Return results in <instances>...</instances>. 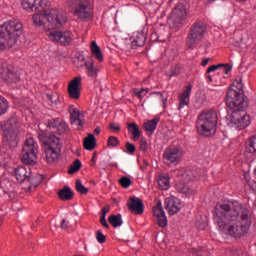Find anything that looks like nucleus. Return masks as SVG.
Returning a JSON list of instances; mask_svg holds the SVG:
<instances>
[{
  "label": "nucleus",
  "instance_id": "50",
  "mask_svg": "<svg viewBox=\"0 0 256 256\" xmlns=\"http://www.w3.org/2000/svg\"><path fill=\"white\" fill-rule=\"evenodd\" d=\"M96 241H98V243L103 245V243L107 241V236H105L101 230H98L96 232Z\"/></svg>",
  "mask_w": 256,
  "mask_h": 256
},
{
  "label": "nucleus",
  "instance_id": "37",
  "mask_svg": "<svg viewBox=\"0 0 256 256\" xmlns=\"http://www.w3.org/2000/svg\"><path fill=\"white\" fill-rule=\"evenodd\" d=\"M108 223H110L112 227L117 229V227H121L123 225V216H121V214H117V215L113 214L109 216Z\"/></svg>",
  "mask_w": 256,
  "mask_h": 256
},
{
  "label": "nucleus",
  "instance_id": "58",
  "mask_svg": "<svg viewBox=\"0 0 256 256\" xmlns=\"http://www.w3.org/2000/svg\"><path fill=\"white\" fill-rule=\"evenodd\" d=\"M38 137L42 143L43 141H47V139H49V137H47V133L45 132L40 133Z\"/></svg>",
  "mask_w": 256,
  "mask_h": 256
},
{
  "label": "nucleus",
  "instance_id": "40",
  "mask_svg": "<svg viewBox=\"0 0 256 256\" xmlns=\"http://www.w3.org/2000/svg\"><path fill=\"white\" fill-rule=\"evenodd\" d=\"M68 113L70 114V121L71 123H75L78 119H81V114L79 110L75 108V106L71 105L68 107Z\"/></svg>",
  "mask_w": 256,
  "mask_h": 256
},
{
  "label": "nucleus",
  "instance_id": "43",
  "mask_svg": "<svg viewBox=\"0 0 256 256\" xmlns=\"http://www.w3.org/2000/svg\"><path fill=\"white\" fill-rule=\"evenodd\" d=\"M205 101H207V96L203 93L197 94L196 100H195V107L196 109H201L203 105H205Z\"/></svg>",
  "mask_w": 256,
  "mask_h": 256
},
{
  "label": "nucleus",
  "instance_id": "17",
  "mask_svg": "<svg viewBox=\"0 0 256 256\" xmlns=\"http://www.w3.org/2000/svg\"><path fill=\"white\" fill-rule=\"evenodd\" d=\"M23 31V24L16 20L0 25V33H19Z\"/></svg>",
  "mask_w": 256,
  "mask_h": 256
},
{
  "label": "nucleus",
  "instance_id": "64",
  "mask_svg": "<svg viewBox=\"0 0 256 256\" xmlns=\"http://www.w3.org/2000/svg\"><path fill=\"white\" fill-rule=\"evenodd\" d=\"M208 81H210V83H213V77H211V75L208 76Z\"/></svg>",
  "mask_w": 256,
  "mask_h": 256
},
{
  "label": "nucleus",
  "instance_id": "61",
  "mask_svg": "<svg viewBox=\"0 0 256 256\" xmlns=\"http://www.w3.org/2000/svg\"><path fill=\"white\" fill-rule=\"evenodd\" d=\"M97 159V152L93 153L92 159H91V167H93V165H95V161Z\"/></svg>",
  "mask_w": 256,
  "mask_h": 256
},
{
  "label": "nucleus",
  "instance_id": "62",
  "mask_svg": "<svg viewBox=\"0 0 256 256\" xmlns=\"http://www.w3.org/2000/svg\"><path fill=\"white\" fill-rule=\"evenodd\" d=\"M209 61H211V58H206V59H204V60L202 61V63H201L202 67H206V65L209 64Z\"/></svg>",
  "mask_w": 256,
  "mask_h": 256
},
{
  "label": "nucleus",
  "instance_id": "21",
  "mask_svg": "<svg viewBox=\"0 0 256 256\" xmlns=\"http://www.w3.org/2000/svg\"><path fill=\"white\" fill-rule=\"evenodd\" d=\"M14 175L19 183L27 182L29 176L31 175V168L25 166H18L14 168Z\"/></svg>",
  "mask_w": 256,
  "mask_h": 256
},
{
  "label": "nucleus",
  "instance_id": "9",
  "mask_svg": "<svg viewBox=\"0 0 256 256\" xmlns=\"http://www.w3.org/2000/svg\"><path fill=\"white\" fill-rule=\"evenodd\" d=\"M181 157H183V150L175 146L166 148L163 153V159L166 165H177L181 161Z\"/></svg>",
  "mask_w": 256,
  "mask_h": 256
},
{
  "label": "nucleus",
  "instance_id": "57",
  "mask_svg": "<svg viewBox=\"0 0 256 256\" xmlns=\"http://www.w3.org/2000/svg\"><path fill=\"white\" fill-rule=\"evenodd\" d=\"M60 227H61V229H64V230L69 229V221L63 219V220L61 221Z\"/></svg>",
  "mask_w": 256,
  "mask_h": 256
},
{
  "label": "nucleus",
  "instance_id": "25",
  "mask_svg": "<svg viewBox=\"0 0 256 256\" xmlns=\"http://www.w3.org/2000/svg\"><path fill=\"white\" fill-rule=\"evenodd\" d=\"M232 67L229 64H218V65H212L210 66L206 73H213V71H218V75H229V72L231 71Z\"/></svg>",
  "mask_w": 256,
  "mask_h": 256
},
{
  "label": "nucleus",
  "instance_id": "33",
  "mask_svg": "<svg viewBox=\"0 0 256 256\" xmlns=\"http://www.w3.org/2000/svg\"><path fill=\"white\" fill-rule=\"evenodd\" d=\"M91 53H92V56H94L95 59L99 61V63H103L104 61L103 52H101V48L99 47V45H97V42L95 41L91 42Z\"/></svg>",
  "mask_w": 256,
  "mask_h": 256
},
{
  "label": "nucleus",
  "instance_id": "31",
  "mask_svg": "<svg viewBox=\"0 0 256 256\" xmlns=\"http://www.w3.org/2000/svg\"><path fill=\"white\" fill-rule=\"evenodd\" d=\"M159 121H160V118L156 117L144 123V131H146V133H149V135L154 134L155 129H157V125L159 124Z\"/></svg>",
  "mask_w": 256,
  "mask_h": 256
},
{
  "label": "nucleus",
  "instance_id": "13",
  "mask_svg": "<svg viewBox=\"0 0 256 256\" xmlns=\"http://www.w3.org/2000/svg\"><path fill=\"white\" fill-rule=\"evenodd\" d=\"M127 207L129 211L131 213H135V215H143V212L145 211V204H143V200L135 196L128 199Z\"/></svg>",
  "mask_w": 256,
  "mask_h": 256
},
{
  "label": "nucleus",
  "instance_id": "60",
  "mask_svg": "<svg viewBox=\"0 0 256 256\" xmlns=\"http://www.w3.org/2000/svg\"><path fill=\"white\" fill-rule=\"evenodd\" d=\"M73 125H77L78 127H83V121L81 118H78L75 123H72Z\"/></svg>",
  "mask_w": 256,
  "mask_h": 256
},
{
  "label": "nucleus",
  "instance_id": "44",
  "mask_svg": "<svg viewBox=\"0 0 256 256\" xmlns=\"http://www.w3.org/2000/svg\"><path fill=\"white\" fill-rule=\"evenodd\" d=\"M9 109V101L0 95V115H5Z\"/></svg>",
  "mask_w": 256,
  "mask_h": 256
},
{
  "label": "nucleus",
  "instance_id": "30",
  "mask_svg": "<svg viewBox=\"0 0 256 256\" xmlns=\"http://www.w3.org/2000/svg\"><path fill=\"white\" fill-rule=\"evenodd\" d=\"M45 153L47 163H56V161H59V155H61V150H52L49 148H45Z\"/></svg>",
  "mask_w": 256,
  "mask_h": 256
},
{
  "label": "nucleus",
  "instance_id": "34",
  "mask_svg": "<svg viewBox=\"0 0 256 256\" xmlns=\"http://www.w3.org/2000/svg\"><path fill=\"white\" fill-rule=\"evenodd\" d=\"M20 124L17 118H10L6 123V129L4 131H11L12 133H19Z\"/></svg>",
  "mask_w": 256,
  "mask_h": 256
},
{
  "label": "nucleus",
  "instance_id": "48",
  "mask_svg": "<svg viewBox=\"0 0 256 256\" xmlns=\"http://www.w3.org/2000/svg\"><path fill=\"white\" fill-rule=\"evenodd\" d=\"M247 151L250 153H256V135L252 136L248 140V147H246Z\"/></svg>",
  "mask_w": 256,
  "mask_h": 256
},
{
  "label": "nucleus",
  "instance_id": "39",
  "mask_svg": "<svg viewBox=\"0 0 256 256\" xmlns=\"http://www.w3.org/2000/svg\"><path fill=\"white\" fill-rule=\"evenodd\" d=\"M169 34L165 33H152L150 36L151 41H157L158 43H165L169 41Z\"/></svg>",
  "mask_w": 256,
  "mask_h": 256
},
{
  "label": "nucleus",
  "instance_id": "54",
  "mask_svg": "<svg viewBox=\"0 0 256 256\" xmlns=\"http://www.w3.org/2000/svg\"><path fill=\"white\" fill-rule=\"evenodd\" d=\"M109 129H111V131H115L116 133H119V131H121V126L115 123H110Z\"/></svg>",
  "mask_w": 256,
  "mask_h": 256
},
{
  "label": "nucleus",
  "instance_id": "55",
  "mask_svg": "<svg viewBox=\"0 0 256 256\" xmlns=\"http://www.w3.org/2000/svg\"><path fill=\"white\" fill-rule=\"evenodd\" d=\"M100 223L103 227L109 229V224L107 223V218H105V216L100 217Z\"/></svg>",
  "mask_w": 256,
  "mask_h": 256
},
{
  "label": "nucleus",
  "instance_id": "29",
  "mask_svg": "<svg viewBox=\"0 0 256 256\" xmlns=\"http://www.w3.org/2000/svg\"><path fill=\"white\" fill-rule=\"evenodd\" d=\"M74 196L75 194L69 186H64L60 191H58L60 201H71Z\"/></svg>",
  "mask_w": 256,
  "mask_h": 256
},
{
  "label": "nucleus",
  "instance_id": "51",
  "mask_svg": "<svg viewBox=\"0 0 256 256\" xmlns=\"http://www.w3.org/2000/svg\"><path fill=\"white\" fill-rule=\"evenodd\" d=\"M134 93H135L136 97H138V99H143L145 97V95H147V93H149V89L142 88L140 91L135 89Z\"/></svg>",
  "mask_w": 256,
  "mask_h": 256
},
{
  "label": "nucleus",
  "instance_id": "4",
  "mask_svg": "<svg viewBox=\"0 0 256 256\" xmlns=\"http://www.w3.org/2000/svg\"><path fill=\"white\" fill-rule=\"evenodd\" d=\"M217 121H219L217 117V110L211 108L202 111L198 115L196 121L198 133L205 137H209V135H211V131H215V127H217Z\"/></svg>",
  "mask_w": 256,
  "mask_h": 256
},
{
  "label": "nucleus",
  "instance_id": "49",
  "mask_svg": "<svg viewBox=\"0 0 256 256\" xmlns=\"http://www.w3.org/2000/svg\"><path fill=\"white\" fill-rule=\"evenodd\" d=\"M119 146V138L115 136H109L107 141V147H117Z\"/></svg>",
  "mask_w": 256,
  "mask_h": 256
},
{
  "label": "nucleus",
  "instance_id": "16",
  "mask_svg": "<svg viewBox=\"0 0 256 256\" xmlns=\"http://www.w3.org/2000/svg\"><path fill=\"white\" fill-rule=\"evenodd\" d=\"M3 143L9 149H15L19 145V133L12 131H4Z\"/></svg>",
  "mask_w": 256,
  "mask_h": 256
},
{
  "label": "nucleus",
  "instance_id": "32",
  "mask_svg": "<svg viewBox=\"0 0 256 256\" xmlns=\"http://www.w3.org/2000/svg\"><path fill=\"white\" fill-rule=\"evenodd\" d=\"M84 149L86 151H93L95 147L97 146V140L95 139V135L89 134L86 138H84Z\"/></svg>",
  "mask_w": 256,
  "mask_h": 256
},
{
  "label": "nucleus",
  "instance_id": "27",
  "mask_svg": "<svg viewBox=\"0 0 256 256\" xmlns=\"http://www.w3.org/2000/svg\"><path fill=\"white\" fill-rule=\"evenodd\" d=\"M203 39V33H190L187 36L186 44L188 49H193L199 45V42Z\"/></svg>",
  "mask_w": 256,
  "mask_h": 256
},
{
  "label": "nucleus",
  "instance_id": "3",
  "mask_svg": "<svg viewBox=\"0 0 256 256\" xmlns=\"http://www.w3.org/2000/svg\"><path fill=\"white\" fill-rule=\"evenodd\" d=\"M229 95L228 102L226 103L228 113H230L226 116L228 125L235 127V129H239V131L247 129L251 123V118L245 113V109H247L249 103L243 100L233 102L235 94L231 92Z\"/></svg>",
  "mask_w": 256,
  "mask_h": 256
},
{
  "label": "nucleus",
  "instance_id": "53",
  "mask_svg": "<svg viewBox=\"0 0 256 256\" xmlns=\"http://www.w3.org/2000/svg\"><path fill=\"white\" fill-rule=\"evenodd\" d=\"M140 151H142V153H146L147 149H148V145H147V140L145 138H142L140 140V147H139Z\"/></svg>",
  "mask_w": 256,
  "mask_h": 256
},
{
  "label": "nucleus",
  "instance_id": "14",
  "mask_svg": "<svg viewBox=\"0 0 256 256\" xmlns=\"http://www.w3.org/2000/svg\"><path fill=\"white\" fill-rule=\"evenodd\" d=\"M81 77H75L68 85V95L70 99L76 101L81 97Z\"/></svg>",
  "mask_w": 256,
  "mask_h": 256
},
{
  "label": "nucleus",
  "instance_id": "11",
  "mask_svg": "<svg viewBox=\"0 0 256 256\" xmlns=\"http://www.w3.org/2000/svg\"><path fill=\"white\" fill-rule=\"evenodd\" d=\"M21 35L15 33H0V51L13 49Z\"/></svg>",
  "mask_w": 256,
  "mask_h": 256
},
{
  "label": "nucleus",
  "instance_id": "36",
  "mask_svg": "<svg viewBox=\"0 0 256 256\" xmlns=\"http://www.w3.org/2000/svg\"><path fill=\"white\" fill-rule=\"evenodd\" d=\"M157 183L162 191H167L171 187V182L169 181L168 175H160Z\"/></svg>",
  "mask_w": 256,
  "mask_h": 256
},
{
  "label": "nucleus",
  "instance_id": "15",
  "mask_svg": "<svg viewBox=\"0 0 256 256\" xmlns=\"http://www.w3.org/2000/svg\"><path fill=\"white\" fill-rule=\"evenodd\" d=\"M78 61H81L80 67L86 68V73L88 77H92L93 79H96L97 75H99V67L95 66L93 59L90 58V60H85V57H79Z\"/></svg>",
  "mask_w": 256,
  "mask_h": 256
},
{
  "label": "nucleus",
  "instance_id": "2",
  "mask_svg": "<svg viewBox=\"0 0 256 256\" xmlns=\"http://www.w3.org/2000/svg\"><path fill=\"white\" fill-rule=\"evenodd\" d=\"M21 5L26 11H44L45 14H35L32 17L34 25L43 26L45 31H54L67 23V16L51 7V0H21Z\"/></svg>",
  "mask_w": 256,
  "mask_h": 256
},
{
  "label": "nucleus",
  "instance_id": "18",
  "mask_svg": "<svg viewBox=\"0 0 256 256\" xmlns=\"http://www.w3.org/2000/svg\"><path fill=\"white\" fill-rule=\"evenodd\" d=\"M153 213L156 216L158 227L164 228L167 225V216L165 215L161 201L157 202L153 208Z\"/></svg>",
  "mask_w": 256,
  "mask_h": 256
},
{
  "label": "nucleus",
  "instance_id": "42",
  "mask_svg": "<svg viewBox=\"0 0 256 256\" xmlns=\"http://www.w3.org/2000/svg\"><path fill=\"white\" fill-rule=\"evenodd\" d=\"M81 169V161L79 159H76L72 165L68 168V174L69 175H75L77 171Z\"/></svg>",
  "mask_w": 256,
  "mask_h": 256
},
{
  "label": "nucleus",
  "instance_id": "52",
  "mask_svg": "<svg viewBox=\"0 0 256 256\" xmlns=\"http://www.w3.org/2000/svg\"><path fill=\"white\" fill-rule=\"evenodd\" d=\"M125 149L129 155H133V153H135V151H136L135 144H133L131 142L125 143Z\"/></svg>",
  "mask_w": 256,
  "mask_h": 256
},
{
  "label": "nucleus",
  "instance_id": "46",
  "mask_svg": "<svg viewBox=\"0 0 256 256\" xmlns=\"http://www.w3.org/2000/svg\"><path fill=\"white\" fill-rule=\"evenodd\" d=\"M118 182H119V185L123 187V189H129V187L133 185V181L131 180V178L127 176H123L118 180Z\"/></svg>",
  "mask_w": 256,
  "mask_h": 256
},
{
  "label": "nucleus",
  "instance_id": "5",
  "mask_svg": "<svg viewBox=\"0 0 256 256\" xmlns=\"http://www.w3.org/2000/svg\"><path fill=\"white\" fill-rule=\"evenodd\" d=\"M69 11L81 21L93 19V4L91 0H73L69 5Z\"/></svg>",
  "mask_w": 256,
  "mask_h": 256
},
{
  "label": "nucleus",
  "instance_id": "1",
  "mask_svg": "<svg viewBox=\"0 0 256 256\" xmlns=\"http://www.w3.org/2000/svg\"><path fill=\"white\" fill-rule=\"evenodd\" d=\"M213 221L230 237H243L251 227L249 208L239 202H219L213 211Z\"/></svg>",
  "mask_w": 256,
  "mask_h": 256
},
{
  "label": "nucleus",
  "instance_id": "35",
  "mask_svg": "<svg viewBox=\"0 0 256 256\" xmlns=\"http://www.w3.org/2000/svg\"><path fill=\"white\" fill-rule=\"evenodd\" d=\"M191 33H207V24L196 21L190 28Z\"/></svg>",
  "mask_w": 256,
  "mask_h": 256
},
{
  "label": "nucleus",
  "instance_id": "47",
  "mask_svg": "<svg viewBox=\"0 0 256 256\" xmlns=\"http://www.w3.org/2000/svg\"><path fill=\"white\" fill-rule=\"evenodd\" d=\"M167 77H178L181 75V68L177 65L172 66L170 70L166 72Z\"/></svg>",
  "mask_w": 256,
  "mask_h": 256
},
{
  "label": "nucleus",
  "instance_id": "56",
  "mask_svg": "<svg viewBox=\"0 0 256 256\" xmlns=\"http://www.w3.org/2000/svg\"><path fill=\"white\" fill-rule=\"evenodd\" d=\"M111 207L109 205H106L104 208L101 210V217H106L107 213H109Z\"/></svg>",
  "mask_w": 256,
  "mask_h": 256
},
{
  "label": "nucleus",
  "instance_id": "24",
  "mask_svg": "<svg viewBox=\"0 0 256 256\" xmlns=\"http://www.w3.org/2000/svg\"><path fill=\"white\" fill-rule=\"evenodd\" d=\"M192 89L193 85L189 84L188 86H186L183 93L179 95V110L183 109V107H189V99L191 97Z\"/></svg>",
  "mask_w": 256,
  "mask_h": 256
},
{
  "label": "nucleus",
  "instance_id": "10",
  "mask_svg": "<svg viewBox=\"0 0 256 256\" xmlns=\"http://www.w3.org/2000/svg\"><path fill=\"white\" fill-rule=\"evenodd\" d=\"M147 39L146 33H135L128 38H125V51H131V49H137L138 47H143Z\"/></svg>",
  "mask_w": 256,
  "mask_h": 256
},
{
  "label": "nucleus",
  "instance_id": "6",
  "mask_svg": "<svg viewBox=\"0 0 256 256\" xmlns=\"http://www.w3.org/2000/svg\"><path fill=\"white\" fill-rule=\"evenodd\" d=\"M39 153V144L33 138L25 140L22 152L21 162L23 165H37V155Z\"/></svg>",
  "mask_w": 256,
  "mask_h": 256
},
{
  "label": "nucleus",
  "instance_id": "20",
  "mask_svg": "<svg viewBox=\"0 0 256 256\" xmlns=\"http://www.w3.org/2000/svg\"><path fill=\"white\" fill-rule=\"evenodd\" d=\"M181 202H179V199L175 197H169L164 200V207L166 211H168L169 215H175L176 213H179Z\"/></svg>",
  "mask_w": 256,
  "mask_h": 256
},
{
  "label": "nucleus",
  "instance_id": "59",
  "mask_svg": "<svg viewBox=\"0 0 256 256\" xmlns=\"http://www.w3.org/2000/svg\"><path fill=\"white\" fill-rule=\"evenodd\" d=\"M153 95H159L162 98L164 105H167V98H163V92H154Z\"/></svg>",
  "mask_w": 256,
  "mask_h": 256
},
{
  "label": "nucleus",
  "instance_id": "8",
  "mask_svg": "<svg viewBox=\"0 0 256 256\" xmlns=\"http://www.w3.org/2000/svg\"><path fill=\"white\" fill-rule=\"evenodd\" d=\"M232 45L235 47H239V49L243 52L247 51L251 45H253V36L248 33H234L232 34Z\"/></svg>",
  "mask_w": 256,
  "mask_h": 256
},
{
  "label": "nucleus",
  "instance_id": "45",
  "mask_svg": "<svg viewBox=\"0 0 256 256\" xmlns=\"http://www.w3.org/2000/svg\"><path fill=\"white\" fill-rule=\"evenodd\" d=\"M75 189L78 193H80V195H87V193H89V188L84 187L81 180H76Z\"/></svg>",
  "mask_w": 256,
  "mask_h": 256
},
{
  "label": "nucleus",
  "instance_id": "22",
  "mask_svg": "<svg viewBox=\"0 0 256 256\" xmlns=\"http://www.w3.org/2000/svg\"><path fill=\"white\" fill-rule=\"evenodd\" d=\"M0 79L5 83H17L19 76L11 70L9 67H4L0 72Z\"/></svg>",
  "mask_w": 256,
  "mask_h": 256
},
{
  "label": "nucleus",
  "instance_id": "26",
  "mask_svg": "<svg viewBox=\"0 0 256 256\" xmlns=\"http://www.w3.org/2000/svg\"><path fill=\"white\" fill-rule=\"evenodd\" d=\"M26 182L29 184L28 187L25 188L27 191H31V189H37V186L40 183H43V175H41V174L31 175L30 174L28 179L26 180Z\"/></svg>",
  "mask_w": 256,
  "mask_h": 256
},
{
  "label": "nucleus",
  "instance_id": "12",
  "mask_svg": "<svg viewBox=\"0 0 256 256\" xmlns=\"http://www.w3.org/2000/svg\"><path fill=\"white\" fill-rule=\"evenodd\" d=\"M47 127L50 128L52 133H57V135H63V133H67L69 129L67 122L61 118H52L48 120Z\"/></svg>",
  "mask_w": 256,
  "mask_h": 256
},
{
  "label": "nucleus",
  "instance_id": "28",
  "mask_svg": "<svg viewBox=\"0 0 256 256\" xmlns=\"http://www.w3.org/2000/svg\"><path fill=\"white\" fill-rule=\"evenodd\" d=\"M185 17V13L183 12V10L179 9V8H175L172 12L171 15V19L170 21H172V23L176 26L179 27V25H181L183 19Z\"/></svg>",
  "mask_w": 256,
  "mask_h": 256
},
{
  "label": "nucleus",
  "instance_id": "19",
  "mask_svg": "<svg viewBox=\"0 0 256 256\" xmlns=\"http://www.w3.org/2000/svg\"><path fill=\"white\" fill-rule=\"evenodd\" d=\"M47 39L53 43H60V45H69L71 43V36L67 33H47Z\"/></svg>",
  "mask_w": 256,
  "mask_h": 256
},
{
  "label": "nucleus",
  "instance_id": "7",
  "mask_svg": "<svg viewBox=\"0 0 256 256\" xmlns=\"http://www.w3.org/2000/svg\"><path fill=\"white\" fill-rule=\"evenodd\" d=\"M230 93L234 94V96H232L233 103H237L238 101H246L245 95H243V80H241V78L236 79L235 82L229 87L225 97L226 103L229 101V97L231 96Z\"/></svg>",
  "mask_w": 256,
  "mask_h": 256
},
{
  "label": "nucleus",
  "instance_id": "63",
  "mask_svg": "<svg viewBox=\"0 0 256 256\" xmlns=\"http://www.w3.org/2000/svg\"><path fill=\"white\" fill-rule=\"evenodd\" d=\"M94 133L96 135H99L101 133V128L100 127H96L95 130H94Z\"/></svg>",
  "mask_w": 256,
  "mask_h": 256
},
{
  "label": "nucleus",
  "instance_id": "38",
  "mask_svg": "<svg viewBox=\"0 0 256 256\" xmlns=\"http://www.w3.org/2000/svg\"><path fill=\"white\" fill-rule=\"evenodd\" d=\"M178 193H183V195H193V188L189 187L187 184L178 182L175 186Z\"/></svg>",
  "mask_w": 256,
  "mask_h": 256
},
{
  "label": "nucleus",
  "instance_id": "23",
  "mask_svg": "<svg viewBox=\"0 0 256 256\" xmlns=\"http://www.w3.org/2000/svg\"><path fill=\"white\" fill-rule=\"evenodd\" d=\"M45 149H52L54 151H61V140L55 135H50L46 140L43 141Z\"/></svg>",
  "mask_w": 256,
  "mask_h": 256
},
{
  "label": "nucleus",
  "instance_id": "41",
  "mask_svg": "<svg viewBox=\"0 0 256 256\" xmlns=\"http://www.w3.org/2000/svg\"><path fill=\"white\" fill-rule=\"evenodd\" d=\"M127 129L129 133H132L134 139H138L141 137V130H139V126L135 123H127Z\"/></svg>",
  "mask_w": 256,
  "mask_h": 256
}]
</instances>
